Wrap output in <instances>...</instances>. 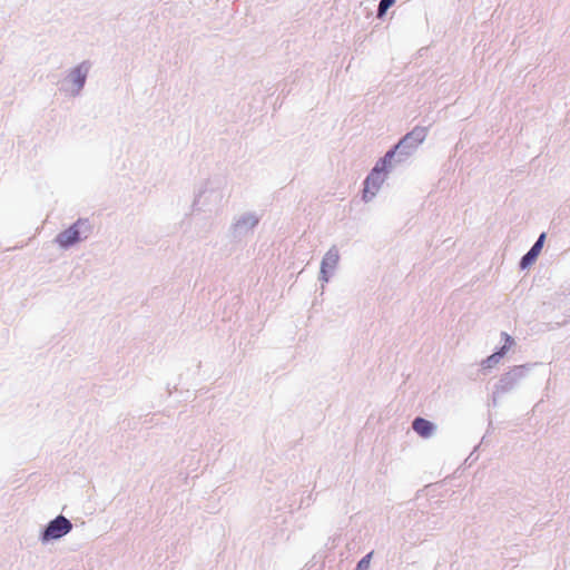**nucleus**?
<instances>
[{
	"mask_svg": "<svg viewBox=\"0 0 570 570\" xmlns=\"http://www.w3.org/2000/svg\"><path fill=\"white\" fill-rule=\"evenodd\" d=\"M542 331L551 330V325L561 326L570 318V294L556 293L549 298L543 301L541 306Z\"/></svg>",
	"mask_w": 570,
	"mask_h": 570,
	"instance_id": "f257e3e1",
	"label": "nucleus"
},
{
	"mask_svg": "<svg viewBox=\"0 0 570 570\" xmlns=\"http://www.w3.org/2000/svg\"><path fill=\"white\" fill-rule=\"evenodd\" d=\"M394 156V151H389L383 159H381L375 167L373 168L372 173L367 176L364 183V190H363V197L364 199L368 200L372 198L376 191L380 189L381 185L383 184L385 179V170H386V164L389 159H391Z\"/></svg>",
	"mask_w": 570,
	"mask_h": 570,
	"instance_id": "f03ea898",
	"label": "nucleus"
},
{
	"mask_svg": "<svg viewBox=\"0 0 570 570\" xmlns=\"http://www.w3.org/2000/svg\"><path fill=\"white\" fill-rule=\"evenodd\" d=\"M71 530V523L68 519L62 515L57 517L52 520L47 527L43 538L46 540L49 539H59L62 535L67 534Z\"/></svg>",
	"mask_w": 570,
	"mask_h": 570,
	"instance_id": "7ed1b4c3",
	"label": "nucleus"
},
{
	"mask_svg": "<svg viewBox=\"0 0 570 570\" xmlns=\"http://www.w3.org/2000/svg\"><path fill=\"white\" fill-rule=\"evenodd\" d=\"M81 222L79 220L68 229L61 232L56 238L57 243L65 248L77 243L80 239V230L78 228Z\"/></svg>",
	"mask_w": 570,
	"mask_h": 570,
	"instance_id": "20e7f679",
	"label": "nucleus"
},
{
	"mask_svg": "<svg viewBox=\"0 0 570 570\" xmlns=\"http://www.w3.org/2000/svg\"><path fill=\"white\" fill-rule=\"evenodd\" d=\"M512 344V340L510 336H507V342L505 344L503 345V347L501 348V351L497 352V353H493L492 355H490L487 360H484L482 362V367L483 368H491L493 367L494 365H497L501 357L504 355L507 348Z\"/></svg>",
	"mask_w": 570,
	"mask_h": 570,
	"instance_id": "39448f33",
	"label": "nucleus"
},
{
	"mask_svg": "<svg viewBox=\"0 0 570 570\" xmlns=\"http://www.w3.org/2000/svg\"><path fill=\"white\" fill-rule=\"evenodd\" d=\"M338 252L334 248L330 249L322 262V273L325 274L327 269H333L338 263Z\"/></svg>",
	"mask_w": 570,
	"mask_h": 570,
	"instance_id": "423d86ee",
	"label": "nucleus"
},
{
	"mask_svg": "<svg viewBox=\"0 0 570 570\" xmlns=\"http://www.w3.org/2000/svg\"><path fill=\"white\" fill-rule=\"evenodd\" d=\"M413 430L421 436L428 438L432 433L433 425L429 421L417 417L413 422Z\"/></svg>",
	"mask_w": 570,
	"mask_h": 570,
	"instance_id": "0eeeda50",
	"label": "nucleus"
},
{
	"mask_svg": "<svg viewBox=\"0 0 570 570\" xmlns=\"http://www.w3.org/2000/svg\"><path fill=\"white\" fill-rule=\"evenodd\" d=\"M534 259V246L523 256L521 261V267H528Z\"/></svg>",
	"mask_w": 570,
	"mask_h": 570,
	"instance_id": "6e6552de",
	"label": "nucleus"
},
{
	"mask_svg": "<svg viewBox=\"0 0 570 570\" xmlns=\"http://www.w3.org/2000/svg\"><path fill=\"white\" fill-rule=\"evenodd\" d=\"M373 556V552L367 553L357 564L356 570H367L370 567L371 558Z\"/></svg>",
	"mask_w": 570,
	"mask_h": 570,
	"instance_id": "1a4fd4ad",
	"label": "nucleus"
},
{
	"mask_svg": "<svg viewBox=\"0 0 570 570\" xmlns=\"http://www.w3.org/2000/svg\"><path fill=\"white\" fill-rule=\"evenodd\" d=\"M395 0H381L379 4V14L382 16L392 4H394Z\"/></svg>",
	"mask_w": 570,
	"mask_h": 570,
	"instance_id": "9d476101",
	"label": "nucleus"
},
{
	"mask_svg": "<svg viewBox=\"0 0 570 570\" xmlns=\"http://www.w3.org/2000/svg\"><path fill=\"white\" fill-rule=\"evenodd\" d=\"M546 237H547L546 233H541L539 235V237H537V257L539 256V254L544 245Z\"/></svg>",
	"mask_w": 570,
	"mask_h": 570,
	"instance_id": "9b49d317",
	"label": "nucleus"
},
{
	"mask_svg": "<svg viewBox=\"0 0 570 570\" xmlns=\"http://www.w3.org/2000/svg\"><path fill=\"white\" fill-rule=\"evenodd\" d=\"M75 76H76V82L78 83L79 87H81L83 85L85 78H86V73L81 72V67L77 68L75 70Z\"/></svg>",
	"mask_w": 570,
	"mask_h": 570,
	"instance_id": "f8f14e48",
	"label": "nucleus"
},
{
	"mask_svg": "<svg viewBox=\"0 0 570 570\" xmlns=\"http://www.w3.org/2000/svg\"><path fill=\"white\" fill-rule=\"evenodd\" d=\"M415 134V131L411 132L410 135L405 136L404 140H407L409 138H411V136H413Z\"/></svg>",
	"mask_w": 570,
	"mask_h": 570,
	"instance_id": "ddd939ff",
	"label": "nucleus"
}]
</instances>
